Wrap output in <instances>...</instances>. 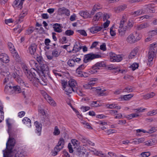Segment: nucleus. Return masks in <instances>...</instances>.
Here are the masks:
<instances>
[{
  "label": "nucleus",
  "instance_id": "1",
  "mask_svg": "<svg viewBox=\"0 0 157 157\" xmlns=\"http://www.w3.org/2000/svg\"><path fill=\"white\" fill-rule=\"evenodd\" d=\"M6 123L8 128V133L9 137L8 141L6 144V150L3 151V157H11L15 154L13 151V148L15 144V140L14 137H15V134L14 132H10V129L11 128V124L10 122V119L8 118L6 120Z\"/></svg>",
  "mask_w": 157,
  "mask_h": 157
},
{
  "label": "nucleus",
  "instance_id": "2",
  "mask_svg": "<svg viewBox=\"0 0 157 157\" xmlns=\"http://www.w3.org/2000/svg\"><path fill=\"white\" fill-rule=\"evenodd\" d=\"M22 67L23 68V70L25 75L28 80L36 86V83L34 82L35 80H37L36 78L38 77L37 75L40 76V73L36 70L34 69L30 70L29 71L27 69V67L25 64L22 65Z\"/></svg>",
  "mask_w": 157,
  "mask_h": 157
},
{
  "label": "nucleus",
  "instance_id": "3",
  "mask_svg": "<svg viewBox=\"0 0 157 157\" xmlns=\"http://www.w3.org/2000/svg\"><path fill=\"white\" fill-rule=\"evenodd\" d=\"M156 43H153L151 44L148 53V62L147 64L149 66H151L153 64V59L155 57L156 54Z\"/></svg>",
  "mask_w": 157,
  "mask_h": 157
},
{
  "label": "nucleus",
  "instance_id": "4",
  "mask_svg": "<svg viewBox=\"0 0 157 157\" xmlns=\"http://www.w3.org/2000/svg\"><path fill=\"white\" fill-rule=\"evenodd\" d=\"M128 26V22L127 20L123 18L121 21L120 25L118 29L119 35L121 36L124 35L127 29Z\"/></svg>",
  "mask_w": 157,
  "mask_h": 157
},
{
  "label": "nucleus",
  "instance_id": "5",
  "mask_svg": "<svg viewBox=\"0 0 157 157\" xmlns=\"http://www.w3.org/2000/svg\"><path fill=\"white\" fill-rule=\"evenodd\" d=\"M84 57L83 62L84 63H87L88 62L94 59L101 58V56L100 54L90 53L85 55Z\"/></svg>",
  "mask_w": 157,
  "mask_h": 157
},
{
  "label": "nucleus",
  "instance_id": "6",
  "mask_svg": "<svg viewBox=\"0 0 157 157\" xmlns=\"http://www.w3.org/2000/svg\"><path fill=\"white\" fill-rule=\"evenodd\" d=\"M64 140L62 138H60L57 146L54 148L53 151H52V155L55 156L57 154L61 149L63 147Z\"/></svg>",
  "mask_w": 157,
  "mask_h": 157
},
{
  "label": "nucleus",
  "instance_id": "7",
  "mask_svg": "<svg viewBox=\"0 0 157 157\" xmlns=\"http://www.w3.org/2000/svg\"><path fill=\"white\" fill-rule=\"evenodd\" d=\"M141 38V36L139 33L134 32L128 37V42L130 44L135 43L139 40Z\"/></svg>",
  "mask_w": 157,
  "mask_h": 157
},
{
  "label": "nucleus",
  "instance_id": "8",
  "mask_svg": "<svg viewBox=\"0 0 157 157\" xmlns=\"http://www.w3.org/2000/svg\"><path fill=\"white\" fill-rule=\"evenodd\" d=\"M110 59L111 62H119L122 59V57L121 55H117L113 52L109 53Z\"/></svg>",
  "mask_w": 157,
  "mask_h": 157
},
{
  "label": "nucleus",
  "instance_id": "9",
  "mask_svg": "<svg viewBox=\"0 0 157 157\" xmlns=\"http://www.w3.org/2000/svg\"><path fill=\"white\" fill-rule=\"evenodd\" d=\"M154 5L153 4H149L145 5L144 7L141 9L143 14L148 13L152 11V13H155V10H153Z\"/></svg>",
  "mask_w": 157,
  "mask_h": 157
},
{
  "label": "nucleus",
  "instance_id": "10",
  "mask_svg": "<svg viewBox=\"0 0 157 157\" xmlns=\"http://www.w3.org/2000/svg\"><path fill=\"white\" fill-rule=\"evenodd\" d=\"M105 64L103 62H98L94 66L92 67V70L90 71V72L92 74L97 72V70L99 69L101 67H104Z\"/></svg>",
  "mask_w": 157,
  "mask_h": 157
},
{
  "label": "nucleus",
  "instance_id": "11",
  "mask_svg": "<svg viewBox=\"0 0 157 157\" xmlns=\"http://www.w3.org/2000/svg\"><path fill=\"white\" fill-rule=\"evenodd\" d=\"M40 71H37L40 73V76L44 75L45 74H48L49 72L48 66L43 63L40 65Z\"/></svg>",
  "mask_w": 157,
  "mask_h": 157
},
{
  "label": "nucleus",
  "instance_id": "12",
  "mask_svg": "<svg viewBox=\"0 0 157 157\" xmlns=\"http://www.w3.org/2000/svg\"><path fill=\"white\" fill-rule=\"evenodd\" d=\"M44 98L47 101L49 104L54 106L56 105V103H55V101L46 92H44Z\"/></svg>",
  "mask_w": 157,
  "mask_h": 157
},
{
  "label": "nucleus",
  "instance_id": "13",
  "mask_svg": "<svg viewBox=\"0 0 157 157\" xmlns=\"http://www.w3.org/2000/svg\"><path fill=\"white\" fill-rule=\"evenodd\" d=\"M103 29V27L102 25L101 26L95 25L91 27L90 30V31L92 33H96Z\"/></svg>",
  "mask_w": 157,
  "mask_h": 157
},
{
  "label": "nucleus",
  "instance_id": "14",
  "mask_svg": "<svg viewBox=\"0 0 157 157\" xmlns=\"http://www.w3.org/2000/svg\"><path fill=\"white\" fill-rule=\"evenodd\" d=\"M74 152L76 155H82L85 154L84 150L82 149L80 146H77L74 148Z\"/></svg>",
  "mask_w": 157,
  "mask_h": 157
},
{
  "label": "nucleus",
  "instance_id": "15",
  "mask_svg": "<svg viewBox=\"0 0 157 157\" xmlns=\"http://www.w3.org/2000/svg\"><path fill=\"white\" fill-rule=\"evenodd\" d=\"M4 92L6 94L11 95L13 94V87L10 84L6 85L5 88Z\"/></svg>",
  "mask_w": 157,
  "mask_h": 157
},
{
  "label": "nucleus",
  "instance_id": "16",
  "mask_svg": "<svg viewBox=\"0 0 157 157\" xmlns=\"http://www.w3.org/2000/svg\"><path fill=\"white\" fill-rule=\"evenodd\" d=\"M82 47L81 46L80 44L79 43H76L74 45L73 49L71 51L69 52L70 53L73 52L76 53L78 52L80 50L82 49Z\"/></svg>",
  "mask_w": 157,
  "mask_h": 157
},
{
  "label": "nucleus",
  "instance_id": "17",
  "mask_svg": "<svg viewBox=\"0 0 157 157\" xmlns=\"http://www.w3.org/2000/svg\"><path fill=\"white\" fill-rule=\"evenodd\" d=\"M34 124L36 128V132L38 133L39 136L40 135L42 127L41 124L39 123L37 121H36L34 122Z\"/></svg>",
  "mask_w": 157,
  "mask_h": 157
},
{
  "label": "nucleus",
  "instance_id": "18",
  "mask_svg": "<svg viewBox=\"0 0 157 157\" xmlns=\"http://www.w3.org/2000/svg\"><path fill=\"white\" fill-rule=\"evenodd\" d=\"M36 48L37 45L35 44H32L28 48L29 53L31 55H34L36 53Z\"/></svg>",
  "mask_w": 157,
  "mask_h": 157
},
{
  "label": "nucleus",
  "instance_id": "19",
  "mask_svg": "<svg viewBox=\"0 0 157 157\" xmlns=\"http://www.w3.org/2000/svg\"><path fill=\"white\" fill-rule=\"evenodd\" d=\"M59 13L61 14H65L67 16L70 15V11L69 10L64 7L59 8L58 9Z\"/></svg>",
  "mask_w": 157,
  "mask_h": 157
},
{
  "label": "nucleus",
  "instance_id": "20",
  "mask_svg": "<svg viewBox=\"0 0 157 157\" xmlns=\"http://www.w3.org/2000/svg\"><path fill=\"white\" fill-rule=\"evenodd\" d=\"M13 6L14 8L21 10L22 8V3L20 2V0H15L13 4Z\"/></svg>",
  "mask_w": 157,
  "mask_h": 157
},
{
  "label": "nucleus",
  "instance_id": "21",
  "mask_svg": "<svg viewBox=\"0 0 157 157\" xmlns=\"http://www.w3.org/2000/svg\"><path fill=\"white\" fill-rule=\"evenodd\" d=\"M80 15L84 18H87L88 17H91V13H89L86 11H81L79 12Z\"/></svg>",
  "mask_w": 157,
  "mask_h": 157
},
{
  "label": "nucleus",
  "instance_id": "22",
  "mask_svg": "<svg viewBox=\"0 0 157 157\" xmlns=\"http://www.w3.org/2000/svg\"><path fill=\"white\" fill-rule=\"evenodd\" d=\"M94 89V90L97 91V94L100 96H103L105 95V93L106 91L105 90H102L100 87H97L96 88H93Z\"/></svg>",
  "mask_w": 157,
  "mask_h": 157
},
{
  "label": "nucleus",
  "instance_id": "23",
  "mask_svg": "<svg viewBox=\"0 0 157 157\" xmlns=\"http://www.w3.org/2000/svg\"><path fill=\"white\" fill-rule=\"evenodd\" d=\"M41 77L40 79H39L37 78H36L37 80L41 84L43 85H47L48 80L46 78H44L43 76H41Z\"/></svg>",
  "mask_w": 157,
  "mask_h": 157
},
{
  "label": "nucleus",
  "instance_id": "24",
  "mask_svg": "<svg viewBox=\"0 0 157 157\" xmlns=\"http://www.w3.org/2000/svg\"><path fill=\"white\" fill-rule=\"evenodd\" d=\"M127 8V5H121L118 7H115L114 8V11L117 13H119L121 11L124 10Z\"/></svg>",
  "mask_w": 157,
  "mask_h": 157
},
{
  "label": "nucleus",
  "instance_id": "25",
  "mask_svg": "<svg viewBox=\"0 0 157 157\" xmlns=\"http://www.w3.org/2000/svg\"><path fill=\"white\" fill-rule=\"evenodd\" d=\"M53 27L56 32L60 33L62 31L61 26L60 24L56 23L53 25Z\"/></svg>",
  "mask_w": 157,
  "mask_h": 157
},
{
  "label": "nucleus",
  "instance_id": "26",
  "mask_svg": "<svg viewBox=\"0 0 157 157\" xmlns=\"http://www.w3.org/2000/svg\"><path fill=\"white\" fill-rule=\"evenodd\" d=\"M77 86V83L76 81L73 79H70L68 82V86L72 88H77L76 86Z\"/></svg>",
  "mask_w": 157,
  "mask_h": 157
},
{
  "label": "nucleus",
  "instance_id": "27",
  "mask_svg": "<svg viewBox=\"0 0 157 157\" xmlns=\"http://www.w3.org/2000/svg\"><path fill=\"white\" fill-rule=\"evenodd\" d=\"M13 78L15 79V80L18 83H21L22 82V83L24 84L25 85V84L24 83V82L23 81L21 78L20 77L19 75H18L17 73H14L13 74Z\"/></svg>",
  "mask_w": 157,
  "mask_h": 157
},
{
  "label": "nucleus",
  "instance_id": "28",
  "mask_svg": "<svg viewBox=\"0 0 157 157\" xmlns=\"http://www.w3.org/2000/svg\"><path fill=\"white\" fill-rule=\"evenodd\" d=\"M65 91L67 93L66 94H71L73 91L74 92H76V88H72V87H70L67 86V88L65 90Z\"/></svg>",
  "mask_w": 157,
  "mask_h": 157
},
{
  "label": "nucleus",
  "instance_id": "29",
  "mask_svg": "<svg viewBox=\"0 0 157 157\" xmlns=\"http://www.w3.org/2000/svg\"><path fill=\"white\" fill-rule=\"evenodd\" d=\"M26 153L25 151L23 150L19 151L15 154V157H25Z\"/></svg>",
  "mask_w": 157,
  "mask_h": 157
},
{
  "label": "nucleus",
  "instance_id": "30",
  "mask_svg": "<svg viewBox=\"0 0 157 157\" xmlns=\"http://www.w3.org/2000/svg\"><path fill=\"white\" fill-rule=\"evenodd\" d=\"M22 122L24 124H26L28 127H30L31 126V121L27 117H24L22 120Z\"/></svg>",
  "mask_w": 157,
  "mask_h": 157
},
{
  "label": "nucleus",
  "instance_id": "31",
  "mask_svg": "<svg viewBox=\"0 0 157 157\" xmlns=\"http://www.w3.org/2000/svg\"><path fill=\"white\" fill-rule=\"evenodd\" d=\"M0 59L1 61L6 63L8 62L9 61L8 56H7L6 55H3L2 54L0 55Z\"/></svg>",
  "mask_w": 157,
  "mask_h": 157
},
{
  "label": "nucleus",
  "instance_id": "32",
  "mask_svg": "<svg viewBox=\"0 0 157 157\" xmlns=\"http://www.w3.org/2000/svg\"><path fill=\"white\" fill-rule=\"evenodd\" d=\"M137 52L138 50L137 48H136L134 49L129 55L128 58L129 59H132L136 55Z\"/></svg>",
  "mask_w": 157,
  "mask_h": 157
},
{
  "label": "nucleus",
  "instance_id": "33",
  "mask_svg": "<svg viewBox=\"0 0 157 157\" xmlns=\"http://www.w3.org/2000/svg\"><path fill=\"white\" fill-rule=\"evenodd\" d=\"M149 26V24L147 23L142 24L136 26V29L138 30H141L142 29L147 28Z\"/></svg>",
  "mask_w": 157,
  "mask_h": 157
},
{
  "label": "nucleus",
  "instance_id": "34",
  "mask_svg": "<svg viewBox=\"0 0 157 157\" xmlns=\"http://www.w3.org/2000/svg\"><path fill=\"white\" fill-rule=\"evenodd\" d=\"M102 13L101 12H98L94 16L93 20L94 21H98L101 17Z\"/></svg>",
  "mask_w": 157,
  "mask_h": 157
},
{
  "label": "nucleus",
  "instance_id": "35",
  "mask_svg": "<svg viewBox=\"0 0 157 157\" xmlns=\"http://www.w3.org/2000/svg\"><path fill=\"white\" fill-rule=\"evenodd\" d=\"M129 14L130 15H134V16L136 17L143 14L141 9L139 10L136 11L129 13Z\"/></svg>",
  "mask_w": 157,
  "mask_h": 157
},
{
  "label": "nucleus",
  "instance_id": "36",
  "mask_svg": "<svg viewBox=\"0 0 157 157\" xmlns=\"http://www.w3.org/2000/svg\"><path fill=\"white\" fill-rule=\"evenodd\" d=\"M13 93L15 92L16 93H20L21 92V89L19 86H13Z\"/></svg>",
  "mask_w": 157,
  "mask_h": 157
},
{
  "label": "nucleus",
  "instance_id": "37",
  "mask_svg": "<svg viewBox=\"0 0 157 157\" xmlns=\"http://www.w3.org/2000/svg\"><path fill=\"white\" fill-rule=\"evenodd\" d=\"M67 64L70 67H74L76 65L75 60L73 59H70L67 61Z\"/></svg>",
  "mask_w": 157,
  "mask_h": 157
},
{
  "label": "nucleus",
  "instance_id": "38",
  "mask_svg": "<svg viewBox=\"0 0 157 157\" xmlns=\"http://www.w3.org/2000/svg\"><path fill=\"white\" fill-rule=\"evenodd\" d=\"M139 67V64L137 63H134L132 64L128 67L130 69H131L132 71H134L136 69L138 68Z\"/></svg>",
  "mask_w": 157,
  "mask_h": 157
},
{
  "label": "nucleus",
  "instance_id": "39",
  "mask_svg": "<svg viewBox=\"0 0 157 157\" xmlns=\"http://www.w3.org/2000/svg\"><path fill=\"white\" fill-rule=\"evenodd\" d=\"M156 113H157V110L154 109L148 112L147 113V116H151L155 115Z\"/></svg>",
  "mask_w": 157,
  "mask_h": 157
},
{
  "label": "nucleus",
  "instance_id": "40",
  "mask_svg": "<svg viewBox=\"0 0 157 157\" xmlns=\"http://www.w3.org/2000/svg\"><path fill=\"white\" fill-rule=\"evenodd\" d=\"M60 131L57 126H56L54 128V132H53L54 135L57 136L60 134Z\"/></svg>",
  "mask_w": 157,
  "mask_h": 157
},
{
  "label": "nucleus",
  "instance_id": "41",
  "mask_svg": "<svg viewBox=\"0 0 157 157\" xmlns=\"http://www.w3.org/2000/svg\"><path fill=\"white\" fill-rule=\"evenodd\" d=\"M38 112L43 115L44 116L45 115V112L41 106H38Z\"/></svg>",
  "mask_w": 157,
  "mask_h": 157
},
{
  "label": "nucleus",
  "instance_id": "42",
  "mask_svg": "<svg viewBox=\"0 0 157 157\" xmlns=\"http://www.w3.org/2000/svg\"><path fill=\"white\" fill-rule=\"evenodd\" d=\"M52 55L53 56V57H56L59 56L60 53L55 49L52 51Z\"/></svg>",
  "mask_w": 157,
  "mask_h": 157
},
{
  "label": "nucleus",
  "instance_id": "43",
  "mask_svg": "<svg viewBox=\"0 0 157 157\" xmlns=\"http://www.w3.org/2000/svg\"><path fill=\"white\" fill-rule=\"evenodd\" d=\"M152 140H150L144 142V145L147 146H152L153 145L154 142Z\"/></svg>",
  "mask_w": 157,
  "mask_h": 157
},
{
  "label": "nucleus",
  "instance_id": "44",
  "mask_svg": "<svg viewBox=\"0 0 157 157\" xmlns=\"http://www.w3.org/2000/svg\"><path fill=\"white\" fill-rule=\"evenodd\" d=\"M98 80V79L96 78H92L89 82L91 86H94L96 82Z\"/></svg>",
  "mask_w": 157,
  "mask_h": 157
},
{
  "label": "nucleus",
  "instance_id": "45",
  "mask_svg": "<svg viewBox=\"0 0 157 157\" xmlns=\"http://www.w3.org/2000/svg\"><path fill=\"white\" fill-rule=\"evenodd\" d=\"M8 45L10 51H11L12 52H13L15 51L14 46L11 43L8 42Z\"/></svg>",
  "mask_w": 157,
  "mask_h": 157
},
{
  "label": "nucleus",
  "instance_id": "46",
  "mask_svg": "<svg viewBox=\"0 0 157 157\" xmlns=\"http://www.w3.org/2000/svg\"><path fill=\"white\" fill-rule=\"evenodd\" d=\"M155 95V94L153 92H151L149 94H147L144 96L145 98L148 99L149 98H151L153 97Z\"/></svg>",
  "mask_w": 157,
  "mask_h": 157
},
{
  "label": "nucleus",
  "instance_id": "47",
  "mask_svg": "<svg viewBox=\"0 0 157 157\" xmlns=\"http://www.w3.org/2000/svg\"><path fill=\"white\" fill-rule=\"evenodd\" d=\"M74 33V31L71 30H67L65 32V34L67 36L72 35Z\"/></svg>",
  "mask_w": 157,
  "mask_h": 157
},
{
  "label": "nucleus",
  "instance_id": "48",
  "mask_svg": "<svg viewBox=\"0 0 157 157\" xmlns=\"http://www.w3.org/2000/svg\"><path fill=\"white\" fill-rule=\"evenodd\" d=\"M76 73L78 76L82 77L83 72L82 71L79 70L78 69H76Z\"/></svg>",
  "mask_w": 157,
  "mask_h": 157
},
{
  "label": "nucleus",
  "instance_id": "49",
  "mask_svg": "<svg viewBox=\"0 0 157 157\" xmlns=\"http://www.w3.org/2000/svg\"><path fill=\"white\" fill-rule=\"evenodd\" d=\"M36 60L40 63V65L42 64L43 63V60L42 57L41 56H37L36 58Z\"/></svg>",
  "mask_w": 157,
  "mask_h": 157
},
{
  "label": "nucleus",
  "instance_id": "50",
  "mask_svg": "<svg viewBox=\"0 0 157 157\" xmlns=\"http://www.w3.org/2000/svg\"><path fill=\"white\" fill-rule=\"evenodd\" d=\"M136 135L137 136H140V134L139 133L140 132H143V133H146L147 132V131H145L144 129H138L136 130Z\"/></svg>",
  "mask_w": 157,
  "mask_h": 157
},
{
  "label": "nucleus",
  "instance_id": "51",
  "mask_svg": "<svg viewBox=\"0 0 157 157\" xmlns=\"http://www.w3.org/2000/svg\"><path fill=\"white\" fill-rule=\"evenodd\" d=\"M34 28L33 27H30L26 30V33L27 34H29L32 33L34 31Z\"/></svg>",
  "mask_w": 157,
  "mask_h": 157
},
{
  "label": "nucleus",
  "instance_id": "52",
  "mask_svg": "<svg viewBox=\"0 0 157 157\" xmlns=\"http://www.w3.org/2000/svg\"><path fill=\"white\" fill-rule=\"evenodd\" d=\"M77 32L84 36H86L87 35L86 32L84 30H78L77 31Z\"/></svg>",
  "mask_w": 157,
  "mask_h": 157
},
{
  "label": "nucleus",
  "instance_id": "53",
  "mask_svg": "<svg viewBox=\"0 0 157 157\" xmlns=\"http://www.w3.org/2000/svg\"><path fill=\"white\" fill-rule=\"evenodd\" d=\"M83 86L84 88L86 89H93V90H94V89L93 88H94V87H92L91 86L89 82L87 84H86L84 85Z\"/></svg>",
  "mask_w": 157,
  "mask_h": 157
},
{
  "label": "nucleus",
  "instance_id": "54",
  "mask_svg": "<svg viewBox=\"0 0 157 157\" xmlns=\"http://www.w3.org/2000/svg\"><path fill=\"white\" fill-rule=\"evenodd\" d=\"M110 21L108 20H107L103 24V31H104V30H105L106 29H105V28H107L109 25L110 23Z\"/></svg>",
  "mask_w": 157,
  "mask_h": 157
},
{
  "label": "nucleus",
  "instance_id": "55",
  "mask_svg": "<svg viewBox=\"0 0 157 157\" xmlns=\"http://www.w3.org/2000/svg\"><path fill=\"white\" fill-rule=\"evenodd\" d=\"M113 26H112L110 28V33L112 36H114L116 34L115 32L113 30Z\"/></svg>",
  "mask_w": 157,
  "mask_h": 157
},
{
  "label": "nucleus",
  "instance_id": "56",
  "mask_svg": "<svg viewBox=\"0 0 157 157\" xmlns=\"http://www.w3.org/2000/svg\"><path fill=\"white\" fill-rule=\"evenodd\" d=\"M108 135H109L112 133H116V131L114 129H109L106 131Z\"/></svg>",
  "mask_w": 157,
  "mask_h": 157
},
{
  "label": "nucleus",
  "instance_id": "57",
  "mask_svg": "<svg viewBox=\"0 0 157 157\" xmlns=\"http://www.w3.org/2000/svg\"><path fill=\"white\" fill-rule=\"evenodd\" d=\"M98 10L97 7H96L94 5L91 11V15H93Z\"/></svg>",
  "mask_w": 157,
  "mask_h": 157
},
{
  "label": "nucleus",
  "instance_id": "58",
  "mask_svg": "<svg viewBox=\"0 0 157 157\" xmlns=\"http://www.w3.org/2000/svg\"><path fill=\"white\" fill-rule=\"evenodd\" d=\"M25 17V14L23 13L22 14H21L19 15V16L18 19V22H20V23L21 22H22L23 21V19Z\"/></svg>",
  "mask_w": 157,
  "mask_h": 157
},
{
  "label": "nucleus",
  "instance_id": "59",
  "mask_svg": "<svg viewBox=\"0 0 157 157\" xmlns=\"http://www.w3.org/2000/svg\"><path fill=\"white\" fill-rule=\"evenodd\" d=\"M68 147L69 150V152L70 153H72L74 151V149L73 150L72 147V145L71 143H69L68 145Z\"/></svg>",
  "mask_w": 157,
  "mask_h": 157
},
{
  "label": "nucleus",
  "instance_id": "60",
  "mask_svg": "<svg viewBox=\"0 0 157 157\" xmlns=\"http://www.w3.org/2000/svg\"><path fill=\"white\" fill-rule=\"evenodd\" d=\"M76 92L78 95L81 96H82L84 95V94L82 93V92L81 91V90H80L77 89V88H76Z\"/></svg>",
  "mask_w": 157,
  "mask_h": 157
},
{
  "label": "nucleus",
  "instance_id": "61",
  "mask_svg": "<svg viewBox=\"0 0 157 157\" xmlns=\"http://www.w3.org/2000/svg\"><path fill=\"white\" fill-rule=\"evenodd\" d=\"M150 155V153L149 152H144L141 154V157H147Z\"/></svg>",
  "mask_w": 157,
  "mask_h": 157
},
{
  "label": "nucleus",
  "instance_id": "62",
  "mask_svg": "<svg viewBox=\"0 0 157 157\" xmlns=\"http://www.w3.org/2000/svg\"><path fill=\"white\" fill-rule=\"evenodd\" d=\"M100 49L103 51H105L106 50V44L105 43H103L100 46Z\"/></svg>",
  "mask_w": 157,
  "mask_h": 157
},
{
  "label": "nucleus",
  "instance_id": "63",
  "mask_svg": "<svg viewBox=\"0 0 157 157\" xmlns=\"http://www.w3.org/2000/svg\"><path fill=\"white\" fill-rule=\"evenodd\" d=\"M63 157H70V155L66 151H63Z\"/></svg>",
  "mask_w": 157,
  "mask_h": 157
},
{
  "label": "nucleus",
  "instance_id": "64",
  "mask_svg": "<svg viewBox=\"0 0 157 157\" xmlns=\"http://www.w3.org/2000/svg\"><path fill=\"white\" fill-rule=\"evenodd\" d=\"M149 33L151 36L156 35L157 34V29H156L151 31Z\"/></svg>",
  "mask_w": 157,
  "mask_h": 157
}]
</instances>
